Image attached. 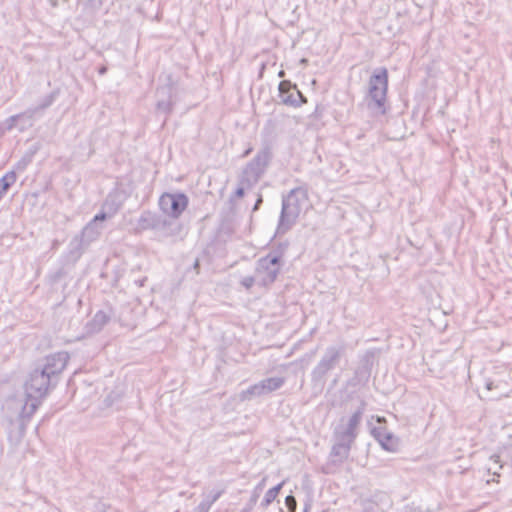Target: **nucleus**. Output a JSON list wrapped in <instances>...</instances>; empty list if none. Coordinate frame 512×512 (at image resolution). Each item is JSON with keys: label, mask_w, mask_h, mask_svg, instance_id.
Listing matches in <instances>:
<instances>
[{"label": "nucleus", "mask_w": 512, "mask_h": 512, "mask_svg": "<svg viewBox=\"0 0 512 512\" xmlns=\"http://www.w3.org/2000/svg\"><path fill=\"white\" fill-rule=\"evenodd\" d=\"M351 447L343 444H333L330 451V462L333 465L342 464L349 457Z\"/></svg>", "instance_id": "obj_19"}, {"label": "nucleus", "mask_w": 512, "mask_h": 512, "mask_svg": "<svg viewBox=\"0 0 512 512\" xmlns=\"http://www.w3.org/2000/svg\"><path fill=\"white\" fill-rule=\"evenodd\" d=\"M345 353V346H328L322 355L320 361L314 367L311 372V381L314 384L323 385L325 382V377L333 370L341 361Z\"/></svg>", "instance_id": "obj_6"}, {"label": "nucleus", "mask_w": 512, "mask_h": 512, "mask_svg": "<svg viewBox=\"0 0 512 512\" xmlns=\"http://www.w3.org/2000/svg\"><path fill=\"white\" fill-rule=\"evenodd\" d=\"M281 103L290 107H300L307 102L306 97L289 80H283L278 86Z\"/></svg>", "instance_id": "obj_11"}, {"label": "nucleus", "mask_w": 512, "mask_h": 512, "mask_svg": "<svg viewBox=\"0 0 512 512\" xmlns=\"http://www.w3.org/2000/svg\"><path fill=\"white\" fill-rule=\"evenodd\" d=\"M198 267H199V261H198V260H196V261H195V263H194V268L196 269V268H198Z\"/></svg>", "instance_id": "obj_41"}, {"label": "nucleus", "mask_w": 512, "mask_h": 512, "mask_svg": "<svg viewBox=\"0 0 512 512\" xmlns=\"http://www.w3.org/2000/svg\"><path fill=\"white\" fill-rule=\"evenodd\" d=\"M284 75H285V72H284L283 70H281V71L278 73V76H279V77H284Z\"/></svg>", "instance_id": "obj_40"}, {"label": "nucleus", "mask_w": 512, "mask_h": 512, "mask_svg": "<svg viewBox=\"0 0 512 512\" xmlns=\"http://www.w3.org/2000/svg\"><path fill=\"white\" fill-rule=\"evenodd\" d=\"M100 235V229L94 222H89L81 231L80 234L75 235L70 241V253L77 258L81 256L83 251L95 241Z\"/></svg>", "instance_id": "obj_9"}, {"label": "nucleus", "mask_w": 512, "mask_h": 512, "mask_svg": "<svg viewBox=\"0 0 512 512\" xmlns=\"http://www.w3.org/2000/svg\"><path fill=\"white\" fill-rule=\"evenodd\" d=\"M253 186H247L246 184H242L241 177H239L238 180V187L234 192V195L231 196L230 201L232 202L234 200V197L242 198L245 195V190L250 189Z\"/></svg>", "instance_id": "obj_26"}, {"label": "nucleus", "mask_w": 512, "mask_h": 512, "mask_svg": "<svg viewBox=\"0 0 512 512\" xmlns=\"http://www.w3.org/2000/svg\"><path fill=\"white\" fill-rule=\"evenodd\" d=\"M69 358V354L65 351L48 355L45 358V364L40 369L53 379L65 369Z\"/></svg>", "instance_id": "obj_12"}, {"label": "nucleus", "mask_w": 512, "mask_h": 512, "mask_svg": "<svg viewBox=\"0 0 512 512\" xmlns=\"http://www.w3.org/2000/svg\"><path fill=\"white\" fill-rule=\"evenodd\" d=\"M210 508L207 506V504H204L203 502H200L197 506V512H208Z\"/></svg>", "instance_id": "obj_33"}, {"label": "nucleus", "mask_w": 512, "mask_h": 512, "mask_svg": "<svg viewBox=\"0 0 512 512\" xmlns=\"http://www.w3.org/2000/svg\"><path fill=\"white\" fill-rule=\"evenodd\" d=\"M314 355H315V351L311 352L310 354H305L303 357H301L300 359H298L294 362H291L289 365H294V364L300 365L302 369H305L309 365V363H310L311 359L314 357Z\"/></svg>", "instance_id": "obj_25"}, {"label": "nucleus", "mask_w": 512, "mask_h": 512, "mask_svg": "<svg viewBox=\"0 0 512 512\" xmlns=\"http://www.w3.org/2000/svg\"><path fill=\"white\" fill-rule=\"evenodd\" d=\"M86 5L92 10H98L105 0H85Z\"/></svg>", "instance_id": "obj_28"}, {"label": "nucleus", "mask_w": 512, "mask_h": 512, "mask_svg": "<svg viewBox=\"0 0 512 512\" xmlns=\"http://www.w3.org/2000/svg\"><path fill=\"white\" fill-rule=\"evenodd\" d=\"M388 89V71L386 68H377L368 82V93L365 97L369 110L377 114L386 113V97Z\"/></svg>", "instance_id": "obj_3"}, {"label": "nucleus", "mask_w": 512, "mask_h": 512, "mask_svg": "<svg viewBox=\"0 0 512 512\" xmlns=\"http://www.w3.org/2000/svg\"><path fill=\"white\" fill-rule=\"evenodd\" d=\"M271 158L272 153L269 147H264L259 150L254 158L243 168L239 176L241 177L242 184H246L247 186L256 185L264 175Z\"/></svg>", "instance_id": "obj_5"}, {"label": "nucleus", "mask_w": 512, "mask_h": 512, "mask_svg": "<svg viewBox=\"0 0 512 512\" xmlns=\"http://www.w3.org/2000/svg\"><path fill=\"white\" fill-rule=\"evenodd\" d=\"M189 203L186 194L177 193H164L159 198V207L161 211L174 219H178L185 211Z\"/></svg>", "instance_id": "obj_8"}, {"label": "nucleus", "mask_w": 512, "mask_h": 512, "mask_svg": "<svg viewBox=\"0 0 512 512\" xmlns=\"http://www.w3.org/2000/svg\"><path fill=\"white\" fill-rule=\"evenodd\" d=\"M262 485H263V483H260V484L256 487V489H255V490L257 491L258 489H261V488H262Z\"/></svg>", "instance_id": "obj_43"}, {"label": "nucleus", "mask_w": 512, "mask_h": 512, "mask_svg": "<svg viewBox=\"0 0 512 512\" xmlns=\"http://www.w3.org/2000/svg\"><path fill=\"white\" fill-rule=\"evenodd\" d=\"M202 502H203L204 504H207V506H208L209 508H211V506H212V505H213V503H214V502H212V501H211V499H210V498H208V497H207L206 499H204Z\"/></svg>", "instance_id": "obj_34"}, {"label": "nucleus", "mask_w": 512, "mask_h": 512, "mask_svg": "<svg viewBox=\"0 0 512 512\" xmlns=\"http://www.w3.org/2000/svg\"><path fill=\"white\" fill-rule=\"evenodd\" d=\"M168 225L166 218H163L149 210L143 211L137 221V231L163 229Z\"/></svg>", "instance_id": "obj_13"}, {"label": "nucleus", "mask_w": 512, "mask_h": 512, "mask_svg": "<svg viewBox=\"0 0 512 512\" xmlns=\"http://www.w3.org/2000/svg\"><path fill=\"white\" fill-rule=\"evenodd\" d=\"M285 504L289 512H295L297 508V501L293 495H288L285 498Z\"/></svg>", "instance_id": "obj_27"}, {"label": "nucleus", "mask_w": 512, "mask_h": 512, "mask_svg": "<svg viewBox=\"0 0 512 512\" xmlns=\"http://www.w3.org/2000/svg\"><path fill=\"white\" fill-rule=\"evenodd\" d=\"M492 386H493V383H492V382H487V383H486V388H487L488 390H491V389H492Z\"/></svg>", "instance_id": "obj_38"}, {"label": "nucleus", "mask_w": 512, "mask_h": 512, "mask_svg": "<svg viewBox=\"0 0 512 512\" xmlns=\"http://www.w3.org/2000/svg\"><path fill=\"white\" fill-rule=\"evenodd\" d=\"M17 176L14 171H10L6 173L1 179H0V186L4 193H6L9 188L16 182Z\"/></svg>", "instance_id": "obj_24"}, {"label": "nucleus", "mask_w": 512, "mask_h": 512, "mask_svg": "<svg viewBox=\"0 0 512 512\" xmlns=\"http://www.w3.org/2000/svg\"><path fill=\"white\" fill-rule=\"evenodd\" d=\"M310 506L308 504L305 505L304 512H308Z\"/></svg>", "instance_id": "obj_42"}, {"label": "nucleus", "mask_w": 512, "mask_h": 512, "mask_svg": "<svg viewBox=\"0 0 512 512\" xmlns=\"http://www.w3.org/2000/svg\"><path fill=\"white\" fill-rule=\"evenodd\" d=\"M285 383L284 377H270L261 380L260 382L251 385L246 390L241 391L239 399L241 401L250 400L256 396H262L264 394L271 393L280 389Z\"/></svg>", "instance_id": "obj_10"}, {"label": "nucleus", "mask_w": 512, "mask_h": 512, "mask_svg": "<svg viewBox=\"0 0 512 512\" xmlns=\"http://www.w3.org/2000/svg\"><path fill=\"white\" fill-rule=\"evenodd\" d=\"M499 456H493L492 459H494L495 463H499Z\"/></svg>", "instance_id": "obj_39"}, {"label": "nucleus", "mask_w": 512, "mask_h": 512, "mask_svg": "<svg viewBox=\"0 0 512 512\" xmlns=\"http://www.w3.org/2000/svg\"><path fill=\"white\" fill-rule=\"evenodd\" d=\"M282 485H283V483H280V484H278V485H276V486H274V487L270 488V489L266 492V494H265V496H264V499H263V501H262V503H261V505H262L263 507H267V506H269V505H270V504L275 500V498L277 497V495H278V493H279L280 489L282 488Z\"/></svg>", "instance_id": "obj_23"}, {"label": "nucleus", "mask_w": 512, "mask_h": 512, "mask_svg": "<svg viewBox=\"0 0 512 512\" xmlns=\"http://www.w3.org/2000/svg\"><path fill=\"white\" fill-rule=\"evenodd\" d=\"M51 384L52 378L40 368H35L30 373L28 380L25 382L26 402L19 414L22 430L25 429L26 423L41 405Z\"/></svg>", "instance_id": "obj_1"}, {"label": "nucleus", "mask_w": 512, "mask_h": 512, "mask_svg": "<svg viewBox=\"0 0 512 512\" xmlns=\"http://www.w3.org/2000/svg\"><path fill=\"white\" fill-rule=\"evenodd\" d=\"M222 493H223V490H219V491H216V492L208 495L207 497L210 498L212 502H216L220 498Z\"/></svg>", "instance_id": "obj_31"}, {"label": "nucleus", "mask_w": 512, "mask_h": 512, "mask_svg": "<svg viewBox=\"0 0 512 512\" xmlns=\"http://www.w3.org/2000/svg\"><path fill=\"white\" fill-rule=\"evenodd\" d=\"M258 282L256 276L253 277V276H248V277H245L243 278V280L241 281L242 285L247 288V289H250L255 282Z\"/></svg>", "instance_id": "obj_30"}, {"label": "nucleus", "mask_w": 512, "mask_h": 512, "mask_svg": "<svg viewBox=\"0 0 512 512\" xmlns=\"http://www.w3.org/2000/svg\"><path fill=\"white\" fill-rule=\"evenodd\" d=\"M377 353L378 351L376 349H370L365 351V353L361 356L360 366L366 367L371 370Z\"/></svg>", "instance_id": "obj_22"}, {"label": "nucleus", "mask_w": 512, "mask_h": 512, "mask_svg": "<svg viewBox=\"0 0 512 512\" xmlns=\"http://www.w3.org/2000/svg\"><path fill=\"white\" fill-rule=\"evenodd\" d=\"M171 86H164L157 89V104L156 109L158 112L169 114L172 111L173 103L171 101Z\"/></svg>", "instance_id": "obj_16"}, {"label": "nucleus", "mask_w": 512, "mask_h": 512, "mask_svg": "<svg viewBox=\"0 0 512 512\" xmlns=\"http://www.w3.org/2000/svg\"><path fill=\"white\" fill-rule=\"evenodd\" d=\"M23 114H24V112L10 116L9 118H7L4 122L5 130L11 131L12 129L17 128L20 132H23L26 129L32 127L34 117L37 114H32L31 118H29V119L24 118V117L23 118L19 117V116H22Z\"/></svg>", "instance_id": "obj_15"}, {"label": "nucleus", "mask_w": 512, "mask_h": 512, "mask_svg": "<svg viewBox=\"0 0 512 512\" xmlns=\"http://www.w3.org/2000/svg\"><path fill=\"white\" fill-rule=\"evenodd\" d=\"M251 151H252V148L247 149V150L243 153V155H242V156H243V157H247V156L251 153Z\"/></svg>", "instance_id": "obj_37"}, {"label": "nucleus", "mask_w": 512, "mask_h": 512, "mask_svg": "<svg viewBox=\"0 0 512 512\" xmlns=\"http://www.w3.org/2000/svg\"><path fill=\"white\" fill-rule=\"evenodd\" d=\"M370 375H371L370 369L363 367V366H359L356 368L353 377L351 379H349L348 385L357 386L360 384H365L368 382Z\"/></svg>", "instance_id": "obj_21"}, {"label": "nucleus", "mask_w": 512, "mask_h": 512, "mask_svg": "<svg viewBox=\"0 0 512 512\" xmlns=\"http://www.w3.org/2000/svg\"><path fill=\"white\" fill-rule=\"evenodd\" d=\"M106 72H107V67H106V66H101V67L98 69V73H99L100 75H104Z\"/></svg>", "instance_id": "obj_35"}, {"label": "nucleus", "mask_w": 512, "mask_h": 512, "mask_svg": "<svg viewBox=\"0 0 512 512\" xmlns=\"http://www.w3.org/2000/svg\"><path fill=\"white\" fill-rule=\"evenodd\" d=\"M372 434L385 450L390 452H394L397 450L399 440L386 428L374 427L372 429Z\"/></svg>", "instance_id": "obj_14"}, {"label": "nucleus", "mask_w": 512, "mask_h": 512, "mask_svg": "<svg viewBox=\"0 0 512 512\" xmlns=\"http://www.w3.org/2000/svg\"><path fill=\"white\" fill-rule=\"evenodd\" d=\"M263 202V198H262V195L261 194H258V197H257V200L253 206V209L252 211L255 212L259 209L260 205L262 204Z\"/></svg>", "instance_id": "obj_32"}, {"label": "nucleus", "mask_w": 512, "mask_h": 512, "mask_svg": "<svg viewBox=\"0 0 512 512\" xmlns=\"http://www.w3.org/2000/svg\"><path fill=\"white\" fill-rule=\"evenodd\" d=\"M110 318V314L106 313L105 311L100 310L96 312L93 318L87 322L85 326L87 333H98L109 322Z\"/></svg>", "instance_id": "obj_17"}, {"label": "nucleus", "mask_w": 512, "mask_h": 512, "mask_svg": "<svg viewBox=\"0 0 512 512\" xmlns=\"http://www.w3.org/2000/svg\"><path fill=\"white\" fill-rule=\"evenodd\" d=\"M58 95H59L58 90L52 91L50 94L45 96L36 107H32V108L25 110L24 114L21 117L29 119V118H31L32 114H39V113L43 112L45 109H47L54 103V101L56 100Z\"/></svg>", "instance_id": "obj_18"}, {"label": "nucleus", "mask_w": 512, "mask_h": 512, "mask_svg": "<svg viewBox=\"0 0 512 512\" xmlns=\"http://www.w3.org/2000/svg\"><path fill=\"white\" fill-rule=\"evenodd\" d=\"M259 494L256 492V490L254 491V495L252 496L251 498V502L252 503H255L257 501V498H258Z\"/></svg>", "instance_id": "obj_36"}, {"label": "nucleus", "mask_w": 512, "mask_h": 512, "mask_svg": "<svg viewBox=\"0 0 512 512\" xmlns=\"http://www.w3.org/2000/svg\"><path fill=\"white\" fill-rule=\"evenodd\" d=\"M122 200L117 193H110L106 197L102 208L107 212V215L113 217L122 207Z\"/></svg>", "instance_id": "obj_20"}, {"label": "nucleus", "mask_w": 512, "mask_h": 512, "mask_svg": "<svg viewBox=\"0 0 512 512\" xmlns=\"http://www.w3.org/2000/svg\"><path fill=\"white\" fill-rule=\"evenodd\" d=\"M308 188L299 186L282 196V207L276 229L277 235L287 233L296 223L304 205L308 203Z\"/></svg>", "instance_id": "obj_2"}, {"label": "nucleus", "mask_w": 512, "mask_h": 512, "mask_svg": "<svg viewBox=\"0 0 512 512\" xmlns=\"http://www.w3.org/2000/svg\"><path fill=\"white\" fill-rule=\"evenodd\" d=\"M286 247L287 244L278 250L269 252L266 256L261 257L257 261L256 278L260 285L269 286L275 282L282 266L284 265L282 258Z\"/></svg>", "instance_id": "obj_4"}, {"label": "nucleus", "mask_w": 512, "mask_h": 512, "mask_svg": "<svg viewBox=\"0 0 512 512\" xmlns=\"http://www.w3.org/2000/svg\"><path fill=\"white\" fill-rule=\"evenodd\" d=\"M364 413V404L361 405L349 418L346 425L339 424L333 431L334 444L348 445L352 448L358 435V427Z\"/></svg>", "instance_id": "obj_7"}, {"label": "nucleus", "mask_w": 512, "mask_h": 512, "mask_svg": "<svg viewBox=\"0 0 512 512\" xmlns=\"http://www.w3.org/2000/svg\"><path fill=\"white\" fill-rule=\"evenodd\" d=\"M108 218H111V216L107 215V212L102 208L101 212L96 214L90 222L97 224L98 221H104Z\"/></svg>", "instance_id": "obj_29"}]
</instances>
